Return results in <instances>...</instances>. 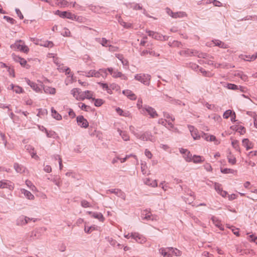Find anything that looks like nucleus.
<instances>
[{
    "instance_id": "obj_21",
    "label": "nucleus",
    "mask_w": 257,
    "mask_h": 257,
    "mask_svg": "<svg viewBox=\"0 0 257 257\" xmlns=\"http://www.w3.org/2000/svg\"><path fill=\"white\" fill-rule=\"evenodd\" d=\"M118 23L123 26L124 28L128 29L131 28L132 26V24L128 22H124L121 18V17H118Z\"/></svg>"
},
{
    "instance_id": "obj_40",
    "label": "nucleus",
    "mask_w": 257,
    "mask_h": 257,
    "mask_svg": "<svg viewBox=\"0 0 257 257\" xmlns=\"http://www.w3.org/2000/svg\"><path fill=\"white\" fill-rule=\"evenodd\" d=\"M236 250L237 253H239L241 255L244 254H247L248 253L250 252L249 251L242 249L239 246H237L236 247Z\"/></svg>"
},
{
    "instance_id": "obj_37",
    "label": "nucleus",
    "mask_w": 257,
    "mask_h": 257,
    "mask_svg": "<svg viewBox=\"0 0 257 257\" xmlns=\"http://www.w3.org/2000/svg\"><path fill=\"white\" fill-rule=\"evenodd\" d=\"M40 45L45 47L52 48L53 46V43L52 41H47L42 42Z\"/></svg>"
},
{
    "instance_id": "obj_18",
    "label": "nucleus",
    "mask_w": 257,
    "mask_h": 257,
    "mask_svg": "<svg viewBox=\"0 0 257 257\" xmlns=\"http://www.w3.org/2000/svg\"><path fill=\"white\" fill-rule=\"evenodd\" d=\"M212 42L213 44H214L215 46H218L219 47L221 48L226 49L229 47L228 45L225 44L224 43L219 40H213L212 41Z\"/></svg>"
},
{
    "instance_id": "obj_38",
    "label": "nucleus",
    "mask_w": 257,
    "mask_h": 257,
    "mask_svg": "<svg viewBox=\"0 0 257 257\" xmlns=\"http://www.w3.org/2000/svg\"><path fill=\"white\" fill-rule=\"evenodd\" d=\"M89 134L91 137H94L96 136V137H99V132H97L95 130H93L92 128H89Z\"/></svg>"
},
{
    "instance_id": "obj_62",
    "label": "nucleus",
    "mask_w": 257,
    "mask_h": 257,
    "mask_svg": "<svg viewBox=\"0 0 257 257\" xmlns=\"http://www.w3.org/2000/svg\"><path fill=\"white\" fill-rule=\"evenodd\" d=\"M53 117L57 120H61L62 119L61 115L59 114L57 112L52 115Z\"/></svg>"
},
{
    "instance_id": "obj_57",
    "label": "nucleus",
    "mask_w": 257,
    "mask_h": 257,
    "mask_svg": "<svg viewBox=\"0 0 257 257\" xmlns=\"http://www.w3.org/2000/svg\"><path fill=\"white\" fill-rule=\"evenodd\" d=\"M4 19L11 24H14L16 23L15 20L12 17H4Z\"/></svg>"
},
{
    "instance_id": "obj_12",
    "label": "nucleus",
    "mask_w": 257,
    "mask_h": 257,
    "mask_svg": "<svg viewBox=\"0 0 257 257\" xmlns=\"http://www.w3.org/2000/svg\"><path fill=\"white\" fill-rule=\"evenodd\" d=\"M188 127L190 132L191 136L194 140H197L200 138V136L199 134L198 131L194 127V126L188 125Z\"/></svg>"
},
{
    "instance_id": "obj_63",
    "label": "nucleus",
    "mask_w": 257,
    "mask_h": 257,
    "mask_svg": "<svg viewBox=\"0 0 257 257\" xmlns=\"http://www.w3.org/2000/svg\"><path fill=\"white\" fill-rule=\"evenodd\" d=\"M44 170L47 173H50L52 171V168L50 166L46 165L44 166Z\"/></svg>"
},
{
    "instance_id": "obj_19",
    "label": "nucleus",
    "mask_w": 257,
    "mask_h": 257,
    "mask_svg": "<svg viewBox=\"0 0 257 257\" xmlns=\"http://www.w3.org/2000/svg\"><path fill=\"white\" fill-rule=\"evenodd\" d=\"M26 216L22 215L20 216L17 220V225H24L27 224Z\"/></svg>"
},
{
    "instance_id": "obj_33",
    "label": "nucleus",
    "mask_w": 257,
    "mask_h": 257,
    "mask_svg": "<svg viewBox=\"0 0 257 257\" xmlns=\"http://www.w3.org/2000/svg\"><path fill=\"white\" fill-rule=\"evenodd\" d=\"M48 179L50 180L52 182H53L58 187H60L61 185V183L60 181V178L58 176H54L52 178H48Z\"/></svg>"
},
{
    "instance_id": "obj_10",
    "label": "nucleus",
    "mask_w": 257,
    "mask_h": 257,
    "mask_svg": "<svg viewBox=\"0 0 257 257\" xmlns=\"http://www.w3.org/2000/svg\"><path fill=\"white\" fill-rule=\"evenodd\" d=\"M133 238L136 240V242L139 243H144L147 239L145 236L143 235L139 234L138 232H134L132 235Z\"/></svg>"
},
{
    "instance_id": "obj_36",
    "label": "nucleus",
    "mask_w": 257,
    "mask_h": 257,
    "mask_svg": "<svg viewBox=\"0 0 257 257\" xmlns=\"http://www.w3.org/2000/svg\"><path fill=\"white\" fill-rule=\"evenodd\" d=\"M196 56H197L199 58H203L205 59V60L212 58V56H210L209 55H208L206 53H203L199 52L198 51H197V54H196Z\"/></svg>"
},
{
    "instance_id": "obj_50",
    "label": "nucleus",
    "mask_w": 257,
    "mask_h": 257,
    "mask_svg": "<svg viewBox=\"0 0 257 257\" xmlns=\"http://www.w3.org/2000/svg\"><path fill=\"white\" fill-rule=\"evenodd\" d=\"M221 172L224 174L233 173L235 171L228 168L221 169Z\"/></svg>"
},
{
    "instance_id": "obj_39",
    "label": "nucleus",
    "mask_w": 257,
    "mask_h": 257,
    "mask_svg": "<svg viewBox=\"0 0 257 257\" xmlns=\"http://www.w3.org/2000/svg\"><path fill=\"white\" fill-rule=\"evenodd\" d=\"M232 147L238 151H240L239 142L237 140H233L231 142Z\"/></svg>"
},
{
    "instance_id": "obj_3",
    "label": "nucleus",
    "mask_w": 257,
    "mask_h": 257,
    "mask_svg": "<svg viewBox=\"0 0 257 257\" xmlns=\"http://www.w3.org/2000/svg\"><path fill=\"white\" fill-rule=\"evenodd\" d=\"M134 135L140 140L144 141H150L154 142L155 141V137L152 135L150 132H146L142 134L134 133Z\"/></svg>"
},
{
    "instance_id": "obj_17",
    "label": "nucleus",
    "mask_w": 257,
    "mask_h": 257,
    "mask_svg": "<svg viewBox=\"0 0 257 257\" xmlns=\"http://www.w3.org/2000/svg\"><path fill=\"white\" fill-rule=\"evenodd\" d=\"M14 168L17 173H23L25 172L26 168L23 166L15 163L14 165Z\"/></svg>"
},
{
    "instance_id": "obj_64",
    "label": "nucleus",
    "mask_w": 257,
    "mask_h": 257,
    "mask_svg": "<svg viewBox=\"0 0 257 257\" xmlns=\"http://www.w3.org/2000/svg\"><path fill=\"white\" fill-rule=\"evenodd\" d=\"M237 131L240 134H243L245 132V130L244 127L242 126H240L237 128Z\"/></svg>"
},
{
    "instance_id": "obj_4",
    "label": "nucleus",
    "mask_w": 257,
    "mask_h": 257,
    "mask_svg": "<svg viewBox=\"0 0 257 257\" xmlns=\"http://www.w3.org/2000/svg\"><path fill=\"white\" fill-rule=\"evenodd\" d=\"M44 230H45V228H38L32 231L29 236L26 238V240L28 241H32L39 238L41 236V231Z\"/></svg>"
},
{
    "instance_id": "obj_5",
    "label": "nucleus",
    "mask_w": 257,
    "mask_h": 257,
    "mask_svg": "<svg viewBox=\"0 0 257 257\" xmlns=\"http://www.w3.org/2000/svg\"><path fill=\"white\" fill-rule=\"evenodd\" d=\"M145 112H148V113L152 118H155L158 116V114L155 109L149 105H145L144 106V107L143 108V113H144Z\"/></svg>"
},
{
    "instance_id": "obj_29",
    "label": "nucleus",
    "mask_w": 257,
    "mask_h": 257,
    "mask_svg": "<svg viewBox=\"0 0 257 257\" xmlns=\"http://www.w3.org/2000/svg\"><path fill=\"white\" fill-rule=\"evenodd\" d=\"M242 145L246 148V150H249L252 148V144L247 139H244L242 141Z\"/></svg>"
},
{
    "instance_id": "obj_6",
    "label": "nucleus",
    "mask_w": 257,
    "mask_h": 257,
    "mask_svg": "<svg viewBox=\"0 0 257 257\" xmlns=\"http://www.w3.org/2000/svg\"><path fill=\"white\" fill-rule=\"evenodd\" d=\"M179 54L184 57L196 56V54H197V51L192 49H185L181 50L179 52Z\"/></svg>"
},
{
    "instance_id": "obj_46",
    "label": "nucleus",
    "mask_w": 257,
    "mask_h": 257,
    "mask_svg": "<svg viewBox=\"0 0 257 257\" xmlns=\"http://www.w3.org/2000/svg\"><path fill=\"white\" fill-rule=\"evenodd\" d=\"M184 157L187 162L192 161V155L188 151H187V153H186V155L184 156Z\"/></svg>"
},
{
    "instance_id": "obj_43",
    "label": "nucleus",
    "mask_w": 257,
    "mask_h": 257,
    "mask_svg": "<svg viewBox=\"0 0 257 257\" xmlns=\"http://www.w3.org/2000/svg\"><path fill=\"white\" fill-rule=\"evenodd\" d=\"M214 189L218 194H220V193L223 190L221 185L218 183H214Z\"/></svg>"
},
{
    "instance_id": "obj_16",
    "label": "nucleus",
    "mask_w": 257,
    "mask_h": 257,
    "mask_svg": "<svg viewBox=\"0 0 257 257\" xmlns=\"http://www.w3.org/2000/svg\"><path fill=\"white\" fill-rule=\"evenodd\" d=\"M122 93L131 100H135L137 98L136 95L130 90H124Z\"/></svg>"
},
{
    "instance_id": "obj_61",
    "label": "nucleus",
    "mask_w": 257,
    "mask_h": 257,
    "mask_svg": "<svg viewBox=\"0 0 257 257\" xmlns=\"http://www.w3.org/2000/svg\"><path fill=\"white\" fill-rule=\"evenodd\" d=\"M145 154L146 156L149 159H151L152 157V154L151 152L149 151L148 149H146L145 151Z\"/></svg>"
},
{
    "instance_id": "obj_45",
    "label": "nucleus",
    "mask_w": 257,
    "mask_h": 257,
    "mask_svg": "<svg viewBox=\"0 0 257 257\" xmlns=\"http://www.w3.org/2000/svg\"><path fill=\"white\" fill-rule=\"evenodd\" d=\"M81 205L84 208H87L91 207V205L89 202L85 200H82L81 201Z\"/></svg>"
},
{
    "instance_id": "obj_15",
    "label": "nucleus",
    "mask_w": 257,
    "mask_h": 257,
    "mask_svg": "<svg viewBox=\"0 0 257 257\" xmlns=\"http://www.w3.org/2000/svg\"><path fill=\"white\" fill-rule=\"evenodd\" d=\"M26 82L27 84L36 92H38L41 91L40 87L35 82L30 81L28 79H26Z\"/></svg>"
},
{
    "instance_id": "obj_51",
    "label": "nucleus",
    "mask_w": 257,
    "mask_h": 257,
    "mask_svg": "<svg viewBox=\"0 0 257 257\" xmlns=\"http://www.w3.org/2000/svg\"><path fill=\"white\" fill-rule=\"evenodd\" d=\"M236 75L244 81H246L247 80V76L242 72L238 73Z\"/></svg>"
},
{
    "instance_id": "obj_22",
    "label": "nucleus",
    "mask_w": 257,
    "mask_h": 257,
    "mask_svg": "<svg viewBox=\"0 0 257 257\" xmlns=\"http://www.w3.org/2000/svg\"><path fill=\"white\" fill-rule=\"evenodd\" d=\"M211 219H212V221L213 223V224L217 227H218V228H219V229L220 230H223L224 228L223 227H222V224L220 222V221L218 220V219L215 217V216H212V218H211Z\"/></svg>"
},
{
    "instance_id": "obj_8",
    "label": "nucleus",
    "mask_w": 257,
    "mask_h": 257,
    "mask_svg": "<svg viewBox=\"0 0 257 257\" xmlns=\"http://www.w3.org/2000/svg\"><path fill=\"white\" fill-rule=\"evenodd\" d=\"M110 192L111 193L115 194L118 197L121 198L123 200H125V194L122 191L119 189H111L107 191V193Z\"/></svg>"
},
{
    "instance_id": "obj_32",
    "label": "nucleus",
    "mask_w": 257,
    "mask_h": 257,
    "mask_svg": "<svg viewBox=\"0 0 257 257\" xmlns=\"http://www.w3.org/2000/svg\"><path fill=\"white\" fill-rule=\"evenodd\" d=\"M199 71L202 74V75L204 77H211L213 75V74L211 72L209 71H206L202 68H200Z\"/></svg>"
},
{
    "instance_id": "obj_25",
    "label": "nucleus",
    "mask_w": 257,
    "mask_h": 257,
    "mask_svg": "<svg viewBox=\"0 0 257 257\" xmlns=\"http://www.w3.org/2000/svg\"><path fill=\"white\" fill-rule=\"evenodd\" d=\"M9 89H13L17 93H21L23 91V88L18 85H15L13 84H11L9 87Z\"/></svg>"
},
{
    "instance_id": "obj_56",
    "label": "nucleus",
    "mask_w": 257,
    "mask_h": 257,
    "mask_svg": "<svg viewBox=\"0 0 257 257\" xmlns=\"http://www.w3.org/2000/svg\"><path fill=\"white\" fill-rule=\"evenodd\" d=\"M79 107H80L82 110L85 111H88V109L90 108V107L88 105H86L84 103H80L79 105Z\"/></svg>"
},
{
    "instance_id": "obj_35",
    "label": "nucleus",
    "mask_w": 257,
    "mask_h": 257,
    "mask_svg": "<svg viewBox=\"0 0 257 257\" xmlns=\"http://www.w3.org/2000/svg\"><path fill=\"white\" fill-rule=\"evenodd\" d=\"M142 219H146V220H153L154 218L151 214H150V212L147 213V211H144V212L142 213Z\"/></svg>"
},
{
    "instance_id": "obj_1",
    "label": "nucleus",
    "mask_w": 257,
    "mask_h": 257,
    "mask_svg": "<svg viewBox=\"0 0 257 257\" xmlns=\"http://www.w3.org/2000/svg\"><path fill=\"white\" fill-rule=\"evenodd\" d=\"M11 48L14 50H19L25 53H27L29 49L22 40L17 41L14 44L11 45Z\"/></svg>"
},
{
    "instance_id": "obj_31",
    "label": "nucleus",
    "mask_w": 257,
    "mask_h": 257,
    "mask_svg": "<svg viewBox=\"0 0 257 257\" xmlns=\"http://www.w3.org/2000/svg\"><path fill=\"white\" fill-rule=\"evenodd\" d=\"M203 157L200 156L194 155L192 158V161L194 163H200L204 161V159H202Z\"/></svg>"
},
{
    "instance_id": "obj_48",
    "label": "nucleus",
    "mask_w": 257,
    "mask_h": 257,
    "mask_svg": "<svg viewBox=\"0 0 257 257\" xmlns=\"http://www.w3.org/2000/svg\"><path fill=\"white\" fill-rule=\"evenodd\" d=\"M67 18H69L72 20H75L79 23H81L83 22V20L85 19L84 17H67Z\"/></svg>"
},
{
    "instance_id": "obj_59",
    "label": "nucleus",
    "mask_w": 257,
    "mask_h": 257,
    "mask_svg": "<svg viewBox=\"0 0 257 257\" xmlns=\"http://www.w3.org/2000/svg\"><path fill=\"white\" fill-rule=\"evenodd\" d=\"M204 106H206L208 109H210V110H213L215 108L214 105L209 104L208 102H206L204 104Z\"/></svg>"
},
{
    "instance_id": "obj_27",
    "label": "nucleus",
    "mask_w": 257,
    "mask_h": 257,
    "mask_svg": "<svg viewBox=\"0 0 257 257\" xmlns=\"http://www.w3.org/2000/svg\"><path fill=\"white\" fill-rule=\"evenodd\" d=\"M21 191L22 193L24 194L25 196L28 199L33 200L34 199V196L31 193V192L25 189H22Z\"/></svg>"
},
{
    "instance_id": "obj_23",
    "label": "nucleus",
    "mask_w": 257,
    "mask_h": 257,
    "mask_svg": "<svg viewBox=\"0 0 257 257\" xmlns=\"http://www.w3.org/2000/svg\"><path fill=\"white\" fill-rule=\"evenodd\" d=\"M117 131L119 134V135L121 137L122 139L124 141H128L130 140V137L127 133V132L125 131H122L120 129L118 128Z\"/></svg>"
},
{
    "instance_id": "obj_49",
    "label": "nucleus",
    "mask_w": 257,
    "mask_h": 257,
    "mask_svg": "<svg viewBox=\"0 0 257 257\" xmlns=\"http://www.w3.org/2000/svg\"><path fill=\"white\" fill-rule=\"evenodd\" d=\"M46 133L47 137H48V138H55V136L56 135L55 132L52 131H48L46 130Z\"/></svg>"
},
{
    "instance_id": "obj_44",
    "label": "nucleus",
    "mask_w": 257,
    "mask_h": 257,
    "mask_svg": "<svg viewBox=\"0 0 257 257\" xmlns=\"http://www.w3.org/2000/svg\"><path fill=\"white\" fill-rule=\"evenodd\" d=\"M227 88L229 89H231V90H238L239 89L238 86H237L235 84H231V83L227 84Z\"/></svg>"
},
{
    "instance_id": "obj_41",
    "label": "nucleus",
    "mask_w": 257,
    "mask_h": 257,
    "mask_svg": "<svg viewBox=\"0 0 257 257\" xmlns=\"http://www.w3.org/2000/svg\"><path fill=\"white\" fill-rule=\"evenodd\" d=\"M92 99L94 101L95 106L97 107L101 106L103 103V100L101 99H95L92 97Z\"/></svg>"
},
{
    "instance_id": "obj_14",
    "label": "nucleus",
    "mask_w": 257,
    "mask_h": 257,
    "mask_svg": "<svg viewBox=\"0 0 257 257\" xmlns=\"http://www.w3.org/2000/svg\"><path fill=\"white\" fill-rule=\"evenodd\" d=\"M12 57H13V60L15 62L20 63V64L22 66H24L27 63V61L25 59L19 57V56H17L16 55L13 54Z\"/></svg>"
},
{
    "instance_id": "obj_26",
    "label": "nucleus",
    "mask_w": 257,
    "mask_h": 257,
    "mask_svg": "<svg viewBox=\"0 0 257 257\" xmlns=\"http://www.w3.org/2000/svg\"><path fill=\"white\" fill-rule=\"evenodd\" d=\"M115 57L118 58L121 62L123 66H128V62L127 60L125 59L122 54H115Z\"/></svg>"
},
{
    "instance_id": "obj_9",
    "label": "nucleus",
    "mask_w": 257,
    "mask_h": 257,
    "mask_svg": "<svg viewBox=\"0 0 257 257\" xmlns=\"http://www.w3.org/2000/svg\"><path fill=\"white\" fill-rule=\"evenodd\" d=\"M7 188L12 190L14 188V184L10 181L3 180L0 181V189Z\"/></svg>"
},
{
    "instance_id": "obj_53",
    "label": "nucleus",
    "mask_w": 257,
    "mask_h": 257,
    "mask_svg": "<svg viewBox=\"0 0 257 257\" xmlns=\"http://www.w3.org/2000/svg\"><path fill=\"white\" fill-rule=\"evenodd\" d=\"M108 241L109 242V243L112 245L115 246L116 244L118 246H119L120 245L119 243H117V242L116 240L113 239L112 238H108Z\"/></svg>"
},
{
    "instance_id": "obj_13",
    "label": "nucleus",
    "mask_w": 257,
    "mask_h": 257,
    "mask_svg": "<svg viewBox=\"0 0 257 257\" xmlns=\"http://www.w3.org/2000/svg\"><path fill=\"white\" fill-rule=\"evenodd\" d=\"M239 58L244 61H252L257 58V54H253L252 55L241 54L239 56Z\"/></svg>"
},
{
    "instance_id": "obj_24",
    "label": "nucleus",
    "mask_w": 257,
    "mask_h": 257,
    "mask_svg": "<svg viewBox=\"0 0 257 257\" xmlns=\"http://www.w3.org/2000/svg\"><path fill=\"white\" fill-rule=\"evenodd\" d=\"M95 40L96 42L99 43L102 45V46L104 47H108V45H109V41L104 38H102V39L95 38Z\"/></svg>"
},
{
    "instance_id": "obj_58",
    "label": "nucleus",
    "mask_w": 257,
    "mask_h": 257,
    "mask_svg": "<svg viewBox=\"0 0 257 257\" xmlns=\"http://www.w3.org/2000/svg\"><path fill=\"white\" fill-rule=\"evenodd\" d=\"M248 240L250 241L254 242L257 244V237L254 236V235H250L249 236Z\"/></svg>"
},
{
    "instance_id": "obj_54",
    "label": "nucleus",
    "mask_w": 257,
    "mask_h": 257,
    "mask_svg": "<svg viewBox=\"0 0 257 257\" xmlns=\"http://www.w3.org/2000/svg\"><path fill=\"white\" fill-rule=\"evenodd\" d=\"M227 158L228 160V162L232 165H234L236 163V159L235 157L231 156H228Z\"/></svg>"
},
{
    "instance_id": "obj_52",
    "label": "nucleus",
    "mask_w": 257,
    "mask_h": 257,
    "mask_svg": "<svg viewBox=\"0 0 257 257\" xmlns=\"http://www.w3.org/2000/svg\"><path fill=\"white\" fill-rule=\"evenodd\" d=\"M100 72H101V76L103 78H105L107 77V69H100Z\"/></svg>"
},
{
    "instance_id": "obj_55",
    "label": "nucleus",
    "mask_w": 257,
    "mask_h": 257,
    "mask_svg": "<svg viewBox=\"0 0 257 257\" xmlns=\"http://www.w3.org/2000/svg\"><path fill=\"white\" fill-rule=\"evenodd\" d=\"M85 73V75L86 76V77H94V75H95L94 74V70H90L88 72H84Z\"/></svg>"
},
{
    "instance_id": "obj_7",
    "label": "nucleus",
    "mask_w": 257,
    "mask_h": 257,
    "mask_svg": "<svg viewBox=\"0 0 257 257\" xmlns=\"http://www.w3.org/2000/svg\"><path fill=\"white\" fill-rule=\"evenodd\" d=\"M78 125L81 127L87 128L89 126V123L83 116L79 115L76 117Z\"/></svg>"
},
{
    "instance_id": "obj_30",
    "label": "nucleus",
    "mask_w": 257,
    "mask_h": 257,
    "mask_svg": "<svg viewBox=\"0 0 257 257\" xmlns=\"http://www.w3.org/2000/svg\"><path fill=\"white\" fill-rule=\"evenodd\" d=\"M144 183L145 184L148 185L149 186H151L153 187H155L157 186V182L156 180L151 181V180L149 178H147L145 180Z\"/></svg>"
},
{
    "instance_id": "obj_47",
    "label": "nucleus",
    "mask_w": 257,
    "mask_h": 257,
    "mask_svg": "<svg viewBox=\"0 0 257 257\" xmlns=\"http://www.w3.org/2000/svg\"><path fill=\"white\" fill-rule=\"evenodd\" d=\"M233 114V112L230 110H227L225 111L223 115V116L224 118H228L229 116H232V114Z\"/></svg>"
},
{
    "instance_id": "obj_11",
    "label": "nucleus",
    "mask_w": 257,
    "mask_h": 257,
    "mask_svg": "<svg viewBox=\"0 0 257 257\" xmlns=\"http://www.w3.org/2000/svg\"><path fill=\"white\" fill-rule=\"evenodd\" d=\"M93 95V92L91 91L86 90L83 92H81L80 94L79 99L82 100L85 99V98L90 99L92 98Z\"/></svg>"
},
{
    "instance_id": "obj_60",
    "label": "nucleus",
    "mask_w": 257,
    "mask_h": 257,
    "mask_svg": "<svg viewBox=\"0 0 257 257\" xmlns=\"http://www.w3.org/2000/svg\"><path fill=\"white\" fill-rule=\"evenodd\" d=\"M164 116L166 118H171L172 121H174L175 117L172 116L168 112H164Z\"/></svg>"
},
{
    "instance_id": "obj_42",
    "label": "nucleus",
    "mask_w": 257,
    "mask_h": 257,
    "mask_svg": "<svg viewBox=\"0 0 257 257\" xmlns=\"http://www.w3.org/2000/svg\"><path fill=\"white\" fill-rule=\"evenodd\" d=\"M79 89L78 88H73L71 90V94L73 96L78 99V95L80 96V92H79Z\"/></svg>"
},
{
    "instance_id": "obj_28",
    "label": "nucleus",
    "mask_w": 257,
    "mask_h": 257,
    "mask_svg": "<svg viewBox=\"0 0 257 257\" xmlns=\"http://www.w3.org/2000/svg\"><path fill=\"white\" fill-rule=\"evenodd\" d=\"M92 217L97 219L101 222H103L105 219L102 213L100 212H94V213H93Z\"/></svg>"
},
{
    "instance_id": "obj_2",
    "label": "nucleus",
    "mask_w": 257,
    "mask_h": 257,
    "mask_svg": "<svg viewBox=\"0 0 257 257\" xmlns=\"http://www.w3.org/2000/svg\"><path fill=\"white\" fill-rule=\"evenodd\" d=\"M135 79L144 85L149 86L150 84L151 76L148 74L140 73L135 76Z\"/></svg>"
},
{
    "instance_id": "obj_34",
    "label": "nucleus",
    "mask_w": 257,
    "mask_h": 257,
    "mask_svg": "<svg viewBox=\"0 0 257 257\" xmlns=\"http://www.w3.org/2000/svg\"><path fill=\"white\" fill-rule=\"evenodd\" d=\"M43 89L46 93L54 94L56 92L55 89L51 87L45 86L43 87Z\"/></svg>"
},
{
    "instance_id": "obj_20",
    "label": "nucleus",
    "mask_w": 257,
    "mask_h": 257,
    "mask_svg": "<svg viewBox=\"0 0 257 257\" xmlns=\"http://www.w3.org/2000/svg\"><path fill=\"white\" fill-rule=\"evenodd\" d=\"M112 76L114 78L120 77L123 80H126L127 79V77L125 75L122 74L121 72L118 71L117 70L114 71Z\"/></svg>"
}]
</instances>
